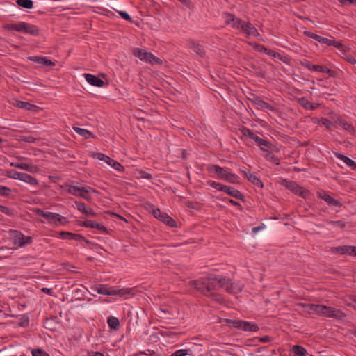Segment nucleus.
<instances>
[{
  "label": "nucleus",
  "mask_w": 356,
  "mask_h": 356,
  "mask_svg": "<svg viewBox=\"0 0 356 356\" xmlns=\"http://www.w3.org/2000/svg\"><path fill=\"white\" fill-rule=\"evenodd\" d=\"M225 17V24L230 26L233 29H241L243 24V20L236 17L235 15L229 13H224Z\"/></svg>",
  "instance_id": "nucleus-11"
},
{
  "label": "nucleus",
  "mask_w": 356,
  "mask_h": 356,
  "mask_svg": "<svg viewBox=\"0 0 356 356\" xmlns=\"http://www.w3.org/2000/svg\"><path fill=\"white\" fill-rule=\"evenodd\" d=\"M321 124L325 126L327 129L330 131H332L335 128V126L333 124V122L326 118H321Z\"/></svg>",
  "instance_id": "nucleus-46"
},
{
  "label": "nucleus",
  "mask_w": 356,
  "mask_h": 356,
  "mask_svg": "<svg viewBox=\"0 0 356 356\" xmlns=\"http://www.w3.org/2000/svg\"><path fill=\"white\" fill-rule=\"evenodd\" d=\"M24 22H19L15 24H6L4 25V29L8 31H15L17 32H23Z\"/></svg>",
  "instance_id": "nucleus-30"
},
{
  "label": "nucleus",
  "mask_w": 356,
  "mask_h": 356,
  "mask_svg": "<svg viewBox=\"0 0 356 356\" xmlns=\"http://www.w3.org/2000/svg\"><path fill=\"white\" fill-rule=\"evenodd\" d=\"M19 172L15 170H10L7 171V177L11 179H17Z\"/></svg>",
  "instance_id": "nucleus-52"
},
{
  "label": "nucleus",
  "mask_w": 356,
  "mask_h": 356,
  "mask_svg": "<svg viewBox=\"0 0 356 356\" xmlns=\"http://www.w3.org/2000/svg\"><path fill=\"white\" fill-rule=\"evenodd\" d=\"M241 29L248 35H252L254 37H257L259 35L257 29L253 26L250 22H243V24L241 26Z\"/></svg>",
  "instance_id": "nucleus-19"
},
{
  "label": "nucleus",
  "mask_w": 356,
  "mask_h": 356,
  "mask_svg": "<svg viewBox=\"0 0 356 356\" xmlns=\"http://www.w3.org/2000/svg\"><path fill=\"white\" fill-rule=\"evenodd\" d=\"M300 64L302 67L309 70H312V66L314 65V64H312L310 61L307 60H303L300 61Z\"/></svg>",
  "instance_id": "nucleus-55"
},
{
  "label": "nucleus",
  "mask_w": 356,
  "mask_h": 356,
  "mask_svg": "<svg viewBox=\"0 0 356 356\" xmlns=\"http://www.w3.org/2000/svg\"><path fill=\"white\" fill-rule=\"evenodd\" d=\"M188 47L198 56L202 57L204 55V50L201 44L194 40L188 41Z\"/></svg>",
  "instance_id": "nucleus-24"
},
{
  "label": "nucleus",
  "mask_w": 356,
  "mask_h": 356,
  "mask_svg": "<svg viewBox=\"0 0 356 356\" xmlns=\"http://www.w3.org/2000/svg\"><path fill=\"white\" fill-rule=\"evenodd\" d=\"M267 159L274 162L276 165L280 164V159L273 154H268L266 156Z\"/></svg>",
  "instance_id": "nucleus-57"
},
{
  "label": "nucleus",
  "mask_w": 356,
  "mask_h": 356,
  "mask_svg": "<svg viewBox=\"0 0 356 356\" xmlns=\"http://www.w3.org/2000/svg\"><path fill=\"white\" fill-rule=\"evenodd\" d=\"M337 157L340 160L343 161L348 166L351 168L353 170H356V163L354 161L346 156L345 155L341 154H338Z\"/></svg>",
  "instance_id": "nucleus-31"
},
{
  "label": "nucleus",
  "mask_w": 356,
  "mask_h": 356,
  "mask_svg": "<svg viewBox=\"0 0 356 356\" xmlns=\"http://www.w3.org/2000/svg\"><path fill=\"white\" fill-rule=\"evenodd\" d=\"M136 300L140 305V311H136L137 318L138 320L145 321L147 319L145 309L148 304L147 297L143 293L139 292L138 290L135 289V301Z\"/></svg>",
  "instance_id": "nucleus-5"
},
{
  "label": "nucleus",
  "mask_w": 356,
  "mask_h": 356,
  "mask_svg": "<svg viewBox=\"0 0 356 356\" xmlns=\"http://www.w3.org/2000/svg\"><path fill=\"white\" fill-rule=\"evenodd\" d=\"M232 282V280L225 277L209 276L191 281V286L202 295L221 304L224 302L223 297L220 293L214 292V291L218 289H224L228 292V289L231 288Z\"/></svg>",
  "instance_id": "nucleus-2"
},
{
  "label": "nucleus",
  "mask_w": 356,
  "mask_h": 356,
  "mask_svg": "<svg viewBox=\"0 0 356 356\" xmlns=\"http://www.w3.org/2000/svg\"><path fill=\"white\" fill-rule=\"evenodd\" d=\"M332 40V39H329V38L321 36L318 42L325 44L327 46H331Z\"/></svg>",
  "instance_id": "nucleus-59"
},
{
  "label": "nucleus",
  "mask_w": 356,
  "mask_h": 356,
  "mask_svg": "<svg viewBox=\"0 0 356 356\" xmlns=\"http://www.w3.org/2000/svg\"><path fill=\"white\" fill-rule=\"evenodd\" d=\"M11 193V189L7 186L0 185V195L8 196Z\"/></svg>",
  "instance_id": "nucleus-51"
},
{
  "label": "nucleus",
  "mask_w": 356,
  "mask_h": 356,
  "mask_svg": "<svg viewBox=\"0 0 356 356\" xmlns=\"http://www.w3.org/2000/svg\"><path fill=\"white\" fill-rule=\"evenodd\" d=\"M292 350L295 356H305L307 353V350L300 345L294 346Z\"/></svg>",
  "instance_id": "nucleus-35"
},
{
  "label": "nucleus",
  "mask_w": 356,
  "mask_h": 356,
  "mask_svg": "<svg viewBox=\"0 0 356 356\" xmlns=\"http://www.w3.org/2000/svg\"><path fill=\"white\" fill-rule=\"evenodd\" d=\"M312 71L329 74L332 72V70L330 69H329L328 67H327L326 66H321V65H314L312 66Z\"/></svg>",
  "instance_id": "nucleus-42"
},
{
  "label": "nucleus",
  "mask_w": 356,
  "mask_h": 356,
  "mask_svg": "<svg viewBox=\"0 0 356 356\" xmlns=\"http://www.w3.org/2000/svg\"><path fill=\"white\" fill-rule=\"evenodd\" d=\"M241 172L245 176L247 179L254 185L262 188L264 186L262 181L254 174H252L249 170H241Z\"/></svg>",
  "instance_id": "nucleus-18"
},
{
  "label": "nucleus",
  "mask_w": 356,
  "mask_h": 356,
  "mask_svg": "<svg viewBox=\"0 0 356 356\" xmlns=\"http://www.w3.org/2000/svg\"><path fill=\"white\" fill-rule=\"evenodd\" d=\"M84 76L86 80L92 86L102 87L104 84V81L95 75L90 74H84Z\"/></svg>",
  "instance_id": "nucleus-20"
},
{
  "label": "nucleus",
  "mask_w": 356,
  "mask_h": 356,
  "mask_svg": "<svg viewBox=\"0 0 356 356\" xmlns=\"http://www.w3.org/2000/svg\"><path fill=\"white\" fill-rule=\"evenodd\" d=\"M152 213L156 218L163 222L165 224L168 225V226H170L171 227H174L176 226V222H175V220L172 218L170 217L165 213H162L160 209H159L157 208H154L152 210Z\"/></svg>",
  "instance_id": "nucleus-8"
},
{
  "label": "nucleus",
  "mask_w": 356,
  "mask_h": 356,
  "mask_svg": "<svg viewBox=\"0 0 356 356\" xmlns=\"http://www.w3.org/2000/svg\"><path fill=\"white\" fill-rule=\"evenodd\" d=\"M232 282V280L225 277L209 276L191 281V286L202 295L221 304L224 302L223 297L220 293L214 292V291L218 289H224L228 292V289L231 288Z\"/></svg>",
  "instance_id": "nucleus-1"
},
{
  "label": "nucleus",
  "mask_w": 356,
  "mask_h": 356,
  "mask_svg": "<svg viewBox=\"0 0 356 356\" xmlns=\"http://www.w3.org/2000/svg\"><path fill=\"white\" fill-rule=\"evenodd\" d=\"M22 181H24V182L28 183L33 186L38 185V180L33 176H31L29 174H26V173H24L23 179H22Z\"/></svg>",
  "instance_id": "nucleus-40"
},
{
  "label": "nucleus",
  "mask_w": 356,
  "mask_h": 356,
  "mask_svg": "<svg viewBox=\"0 0 356 356\" xmlns=\"http://www.w3.org/2000/svg\"><path fill=\"white\" fill-rule=\"evenodd\" d=\"M81 225L86 227L96 228L102 232H106V227L103 225L90 220L84 221Z\"/></svg>",
  "instance_id": "nucleus-29"
},
{
  "label": "nucleus",
  "mask_w": 356,
  "mask_h": 356,
  "mask_svg": "<svg viewBox=\"0 0 356 356\" xmlns=\"http://www.w3.org/2000/svg\"><path fill=\"white\" fill-rule=\"evenodd\" d=\"M33 356H49L48 353L40 348L32 350Z\"/></svg>",
  "instance_id": "nucleus-50"
},
{
  "label": "nucleus",
  "mask_w": 356,
  "mask_h": 356,
  "mask_svg": "<svg viewBox=\"0 0 356 356\" xmlns=\"http://www.w3.org/2000/svg\"><path fill=\"white\" fill-rule=\"evenodd\" d=\"M35 214L44 218L49 223L54 224L58 226V225H65L67 220L65 217L62 216L58 213H55L49 211H44L40 209L35 210Z\"/></svg>",
  "instance_id": "nucleus-4"
},
{
  "label": "nucleus",
  "mask_w": 356,
  "mask_h": 356,
  "mask_svg": "<svg viewBox=\"0 0 356 356\" xmlns=\"http://www.w3.org/2000/svg\"><path fill=\"white\" fill-rule=\"evenodd\" d=\"M16 106L20 108H24L27 111H35L37 108V106L23 101H17Z\"/></svg>",
  "instance_id": "nucleus-32"
},
{
  "label": "nucleus",
  "mask_w": 356,
  "mask_h": 356,
  "mask_svg": "<svg viewBox=\"0 0 356 356\" xmlns=\"http://www.w3.org/2000/svg\"><path fill=\"white\" fill-rule=\"evenodd\" d=\"M96 156L99 160L104 161L110 165H111V163L113 161V159L102 153H97L96 154Z\"/></svg>",
  "instance_id": "nucleus-47"
},
{
  "label": "nucleus",
  "mask_w": 356,
  "mask_h": 356,
  "mask_svg": "<svg viewBox=\"0 0 356 356\" xmlns=\"http://www.w3.org/2000/svg\"><path fill=\"white\" fill-rule=\"evenodd\" d=\"M92 290L99 294L108 295V296H115L119 294L120 291L113 288L109 287L104 284H97L92 287Z\"/></svg>",
  "instance_id": "nucleus-9"
},
{
  "label": "nucleus",
  "mask_w": 356,
  "mask_h": 356,
  "mask_svg": "<svg viewBox=\"0 0 356 356\" xmlns=\"http://www.w3.org/2000/svg\"><path fill=\"white\" fill-rule=\"evenodd\" d=\"M207 184L211 187L219 191H223L237 200L242 201L244 200V195H243V193L233 187L227 185H222L220 183L213 181H209Z\"/></svg>",
  "instance_id": "nucleus-3"
},
{
  "label": "nucleus",
  "mask_w": 356,
  "mask_h": 356,
  "mask_svg": "<svg viewBox=\"0 0 356 356\" xmlns=\"http://www.w3.org/2000/svg\"><path fill=\"white\" fill-rule=\"evenodd\" d=\"M90 187H79L77 186H69L67 192L70 194L79 196L81 192H89Z\"/></svg>",
  "instance_id": "nucleus-27"
},
{
  "label": "nucleus",
  "mask_w": 356,
  "mask_h": 356,
  "mask_svg": "<svg viewBox=\"0 0 356 356\" xmlns=\"http://www.w3.org/2000/svg\"><path fill=\"white\" fill-rule=\"evenodd\" d=\"M0 211L8 216H14V210L0 204Z\"/></svg>",
  "instance_id": "nucleus-49"
},
{
  "label": "nucleus",
  "mask_w": 356,
  "mask_h": 356,
  "mask_svg": "<svg viewBox=\"0 0 356 356\" xmlns=\"http://www.w3.org/2000/svg\"><path fill=\"white\" fill-rule=\"evenodd\" d=\"M304 34L306 36H307L309 38H312V39H314V40H316L318 42L319 41V39H320V37H321V35H317L316 33H314L312 32H310V31H305Z\"/></svg>",
  "instance_id": "nucleus-53"
},
{
  "label": "nucleus",
  "mask_w": 356,
  "mask_h": 356,
  "mask_svg": "<svg viewBox=\"0 0 356 356\" xmlns=\"http://www.w3.org/2000/svg\"><path fill=\"white\" fill-rule=\"evenodd\" d=\"M74 130L80 136L85 137L86 138H88L89 137L95 138V136L90 131L80 128V127H74Z\"/></svg>",
  "instance_id": "nucleus-34"
},
{
  "label": "nucleus",
  "mask_w": 356,
  "mask_h": 356,
  "mask_svg": "<svg viewBox=\"0 0 356 356\" xmlns=\"http://www.w3.org/2000/svg\"><path fill=\"white\" fill-rule=\"evenodd\" d=\"M331 46H334V47L337 49H341L343 47V44L339 41H336L335 40L332 39L331 42Z\"/></svg>",
  "instance_id": "nucleus-63"
},
{
  "label": "nucleus",
  "mask_w": 356,
  "mask_h": 356,
  "mask_svg": "<svg viewBox=\"0 0 356 356\" xmlns=\"http://www.w3.org/2000/svg\"><path fill=\"white\" fill-rule=\"evenodd\" d=\"M27 33L33 36H37L40 34V31L37 26L30 24Z\"/></svg>",
  "instance_id": "nucleus-45"
},
{
  "label": "nucleus",
  "mask_w": 356,
  "mask_h": 356,
  "mask_svg": "<svg viewBox=\"0 0 356 356\" xmlns=\"http://www.w3.org/2000/svg\"><path fill=\"white\" fill-rule=\"evenodd\" d=\"M13 243L19 246H23L25 245L30 244L32 242V238L30 236H25L20 232L14 230L12 232Z\"/></svg>",
  "instance_id": "nucleus-10"
},
{
  "label": "nucleus",
  "mask_w": 356,
  "mask_h": 356,
  "mask_svg": "<svg viewBox=\"0 0 356 356\" xmlns=\"http://www.w3.org/2000/svg\"><path fill=\"white\" fill-rule=\"evenodd\" d=\"M238 177L236 175L231 173L228 176V178L227 179L226 181H228V182L234 184V183H236L238 181Z\"/></svg>",
  "instance_id": "nucleus-56"
},
{
  "label": "nucleus",
  "mask_w": 356,
  "mask_h": 356,
  "mask_svg": "<svg viewBox=\"0 0 356 356\" xmlns=\"http://www.w3.org/2000/svg\"><path fill=\"white\" fill-rule=\"evenodd\" d=\"M135 56L138 57L141 61L152 65H161L163 63L161 59L143 49H135Z\"/></svg>",
  "instance_id": "nucleus-6"
},
{
  "label": "nucleus",
  "mask_w": 356,
  "mask_h": 356,
  "mask_svg": "<svg viewBox=\"0 0 356 356\" xmlns=\"http://www.w3.org/2000/svg\"><path fill=\"white\" fill-rule=\"evenodd\" d=\"M345 59L350 64H356L355 58L351 55H346Z\"/></svg>",
  "instance_id": "nucleus-64"
},
{
  "label": "nucleus",
  "mask_w": 356,
  "mask_h": 356,
  "mask_svg": "<svg viewBox=\"0 0 356 356\" xmlns=\"http://www.w3.org/2000/svg\"><path fill=\"white\" fill-rule=\"evenodd\" d=\"M249 99L252 104H254V105L257 106L259 108H264L272 111H275L273 106H272L268 103L264 101L260 97L254 94H252V97L249 98Z\"/></svg>",
  "instance_id": "nucleus-16"
},
{
  "label": "nucleus",
  "mask_w": 356,
  "mask_h": 356,
  "mask_svg": "<svg viewBox=\"0 0 356 356\" xmlns=\"http://www.w3.org/2000/svg\"><path fill=\"white\" fill-rule=\"evenodd\" d=\"M10 165L15 168H20L30 172H34L38 170L37 166L25 163L13 162Z\"/></svg>",
  "instance_id": "nucleus-21"
},
{
  "label": "nucleus",
  "mask_w": 356,
  "mask_h": 356,
  "mask_svg": "<svg viewBox=\"0 0 356 356\" xmlns=\"http://www.w3.org/2000/svg\"><path fill=\"white\" fill-rule=\"evenodd\" d=\"M298 104L302 106L304 108L307 110L314 111L315 110L319 104H312L307 98L301 97L298 99Z\"/></svg>",
  "instance_id": "nucleus-26"
},
{
  "label": "nucleus",
  "mask_w": 356,
  "mask_h": 356,
  "mask_svg": "<svg viewBox=\"0 0 356 356\" xmlns=\"http://www.w3.org/2000/svg\"><path fill=\"white\" fill-rule=\"evenodd\" d=\"M243 285L239 283L232 282L231 288L228 289L229 293H237L242 291Z\"/></svg>",
  "instance_id": "nucleus-43"
},
{
  "label": "nucleus",
  "mask_w": 356,
  "mask_h": 356,
  "mask_svg": "<svg viewBox=\"0 0 356 356\" xmlns=\"http://www.w3.org/2000/svg\"><path fill=\"white\" fill-rule=\"evenodd\" d=\"M241 133L243 136L248 137L249 138L255 141L258 145L266 147L268 142L266 140L256 136L250 129L245 127H243L241 129Z\"/></svg>",
  "instance_id": "nucleus-12"
},
{
  "label": "nucleus",
  "mask_w": 356,
  "mask_h": 356,
  "mask_svg": "<svg viewBox=\"0 0 356 356\" xmlns=\"http://www.w3.org/2000/svg\"><path fill=\"white\" fill-rule=\"evenodd\" d=\"M17 4L24 8L31 9L33 7V1L32 0H17Z\"/></svg>",
  "instance_id": "nucleus-38"
},
{
  "label": "nucleus",
  "mask_w": 356,
  "mask_h": 356,
  "mask_svg": "<svg viewBox=\"0 0 356 356\" xmlns=\"http://www.w3.org/2000/svg\"><path fill=\"white\" fill-rule=\"evenodd\" d=\"M190 352V350L179 349L172 353L170 356H192Z\"/></svg>",
  "instance_id": "nucleus-44"
},
{
  "label": "nucleus",
  "mask_w": 356,
  "mask_h": 356,
  "mask_svg": "<svg viewBox=\"0 0 356 356\" xmlns=\"http://www.w3.org/2000/svg\"><path fill=\"white\" fill-rule=\"evenodd\" d=\"M299 306L302 307L305 309H311L316 312L317 309L318 307V305L316 304H310V303H300Z\"/></svg>",
  "instance_id": "nucleus-48"
},
{
  "label": "nucleus",
  "mask_w": 356,
  "mask_h": 356,
  "mask_svg": "<svg viewBox=\"0 0 356 356\" xmlns=\"http://www.w3.org/2000/svg\"><path fill=\"white\" fill-rule=\"evenodd\" d=\"M29 59L31 61H33L36 63L41 64L44 66H54V63L51 60L47 59L45 57L41 56H31L29 57Z\"/></svg>",
  "instance_id": "nucleus-25"
},
{
  "label": "nucleus",
  "mask_w": 356,
  "mask_h": 356,
  "mask_svg": "<svg viewBox=\"0 0 356 356\" xmlns=\"http://www.w3.org/2000/svg\"><path fill=\"white\" fill-rule=\"evenodd\" d=\"M108 325L109 327L112 330H117L120 327V321L118 318L114 316L108 317L107 320Z\"/></svg>",
  "instance_id": "nucleus-33"
},
{
  "label": "nucleus",
  "mask_w": 356,
  "mask_h": 356,
  "mask_svg": "<svg viewBox=\"0 0 356 356\" xmlns=\"http://www.w3.org/2000/svg\"><path fill=\"white\" fill-rule=\"evenodd\" d=\"M317 195L321 199L325 201L330 206L337 207H341L342 206V204L338 200L334 199L324 191H318Z\"/></svg>",
  "instance_id": "nucleus-15"
},
{
  "label": "nucleus",
  "mask_w": 356,
  "mask_h": 356,
  "mask_svg": "<svg viewBox=\"0 0 356 356\" xmlns=\"http://www.w3.org/2000/svg\"><path fill=\"white\" fill-rule=\"evenodd\" d=\"M325 309H326L325 305H318V307L316 313L319 316H323Z\"/></svg>",
  "instance_id": "nucleus-58"
},
{
  "label": "nucleus",
  "mask_w": 356,
  "mask_h": 356,
  "mask_svg": "<svg viewBox=\"0 0 356 356\" xmlns=\"http://www.w3.org/2000/svg\"><path fill=\"white\" fill-rule=\"evenodd\" d=\"M118 13L124 19L132 22L131 17L125 11H119Z\"/></svg>",
  "instance_id": "nucleus-61"
},
{
  "label": "nucleus",
  "mask_w": 356,
  "mask_h": 356,
  "mask_svg": "<svg viewBox=\"0 0 356 356\" xmlns=\"http://www.w3.org/2000/svg\"><path fill=\"white\" fill-rule=\"evenodd\" d=\"M207 170L209 172H215L220 178L225 171V170L222 168L217 165H209L207 167Z\"/></svg>",
  "instance_id": "nucleus-37"
},
{
  "label": "nucleus",
  "mask_w": 356,
  "mask_h": 356,
  "mask_svg": "<svg viewBox=\"0 0 356 356\" xmlns=\"http://www.w3.org/2000/svg\"><path fill=\"white\" fill-rule=\"evenodd\" d=\"M304 34L306 36H307L309 38H312V39H314V40H316L318 42L319 41V39H320V37H321V35H317L316 33H314L312 32H310V31H305Z\"/></svg>",
  "instance_id": "nucleus-54"
},
{
  "label": "nucleus",
  "mask_w": 356,
  "mask_h": 356,
  "mask_svg": "<svg viewBox=\"0 0 356 356\" xmlns=\"http://www.w3.org/2000/svg\"><path fill=\"white\" fill-rule=\"evenodd\" d=\"M254 49L257 50L259 52H264V53L266 54L267 55H269V56H272L273 58H277H277H281V56H280V54L275 52L273 50L267 49L264 45H261V44H257L254 45Z\"/></svg>",
  "instance_id": "nucleus-23"
},
{
  "label": "nucleus",
  "mask_w": 356,
  "mask_h": 356,
  "mask_svg": "<svg viewBox=\"0 0 356 356\" xmlns=\"http://www.w3.org/2000/svg\"><path fill=\"white\" fill-rule=\"evenodd\" d=\"M77 209L81 213H84L86 216H95V213L91 208L86 207V204L81 202H75Z\"/></svg>",
  "instance_id": "nucleus-28"
},
{
  "label": "nucleus",
  "mask_w": 356,
  "mask_h": 356,
  "mask_svg": "<svg viewBox=\"0 0 356 356\" xmlns=\"http://www.w3.org/2000/svg\"><path fill=\"white\" fill-rule=\"evenodd\" d=\"M331 251L333 253H339L342 255L348 254V255H354L355 256L356 253V246L353 245H343V246H337L333 247L331 248Z\"/></svg>",
  "instance_id": "nucleus-14"
},
{
  "label": "nucleus",
  "mask_w": 356,
  "mask_h": 356,
  "mask_svg": "<svg viewBox=\"0 0 356 356\" xmlns=\"http://www.w3.org/2000/svg\"><path fill=\"white\" fill-rule=\"evenodd\" d=\"M240 329L245 332H257L259 330V327L254 323L241 320Z\"/></svg>",
  "instance_id": "nucleus-22"
},
{
  "label": "nucleus",
  "mask_w": 356,
  "mask_h": 356,
  "mask_svg": "<svg viewBox=\"0 0 356 356\" xmlns=\"http://www.w3.org/2000/svg\"><path fill=\"white\" fill-rule=\"evenodd\" d=\"M20 140L27 143H34L35 140V138L32 136H22Z\"/></svg>",
  "instance_id": "nucleus-62"
},
{
  "label": "nucleus",
  "mask_w": 356,
  "mask_h": 356,
  "mask_svg": "<svg viewBox=\"0 0 356 356\" xmlns=\"http://www.w3.org/2000/svg\"><path fill=\"white\" fill-rule=\"evenodd\" d=\"M336 123L339 124V125H341L345 130L348 131H354V128L353 127L349 124L348 122H347L346 121H344L341 119H339L338 118L336 121H335Z\"/></svg>",
  "instance_id": "nucleus-41"
},
{
  "label": "nucleus",
  "mask_w": 356,
  "mask_h": 356,
  "mask_svg": "<svg viewBox=\"0 0 356 356\" xmlns=\"http://www.w3.org/2000/svg\"><path fill=\"white\" fill-rule=\"evenodd\" d=\"M282 185L285 186L288 189L294 193L296 195L301 196L303 198H306L309 192L302 187L300 186L295 181H289L284 179L282 181Z\"/></svg>",
  "instance_id": "nucleus-7"
},
{
  "label": "nucleus",
  "mask_w": 356,
  "mask_h": 356,
  "mask_svg": "<svg viewBox=\"0 0 356 356\" xmlns=\"http://www.w3.org/2000/svg\"><path fill=\"white\" fill-rule=\"evenodd\" d=\"M135 178L150 179H152V175L142 170H135Z\"/></svg>",
  "instance_id": "nucleus-39"
},
{
  "label": "nucleus",
  "mask_w": 356,
  "mask_h": 356,
  "mask_svg": "<svg viewBox=\"0 0 356 356\" xmlns=\"http://www.w3.org/2000/svg\"><path fill=\"white\" fill-rule=\"evenodd\" d=\"M324 317L333 318L337 320H342L346 317V314L341 310L332 307L326 306Z\"/></svg>",
  "instance_id": "nucleus-13"
},
{
  "label": "nucleus",
  "mask_w": 356,
  "mask_h": 356,
  "mask_svg": "<svg viewBox=\"0 0 356 356\" xmlns=\"http://www.w3.org/2000/svg\"><path fill=\"white\" fill-rule=\"evenodd\" d=\"M60 235L62 236L63 238H68L76 241H84L87 244L90 243V242L88 240H87L84 236L79 234H74L69 232L62 231L60 232Z\"/></svg>",
  "instance_id": "nucleus-17"
},
{
  "label": "nucleus",
  "mask_w": 356,
  "mask_h": 356,
  "mask_svg": "<svg viewBox=\"0 0 356 356\" xmlns=\"http://www.w3.org/2000/svg\"><path fill=\"white\" fill-rule=\"evenodd\" d=\"M258 341L261 343H268L272 341L273 337L270 336H264L262 337L257 338Z\"/></svg>",
  "instance_id": "nucleus-60"
},
{
  "label": "nucleus",
  "mask_w": 356,
  "mask_h": 356,
  "mask_svg": "<svg viewBox=\"0 0 356 356\" xmlns=\"http://www.w3.org/2000/svg\"><path fill=\"white\" fill-rule=\"evenodd\" d=\"M241 320H232V319H224L222 322L223 325H227L230 327L239 328L241 325Z\"/></svg>",
  "instance_id": "nucleus-36"
}]
</instances>
